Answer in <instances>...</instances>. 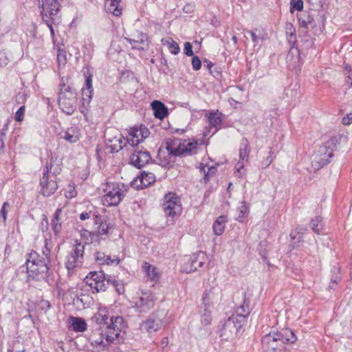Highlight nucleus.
I'll return each mask as SVG.
<instances>
[{
	"label": "nucleus",
	"instance_id": "nucleus-61",
	"mask_svg": "<svg viewBox=\"0 0 352 352\" xmlns=\"http://www.w3.org/2000/svg\"><path fill=\"white\" fill-rule=\"evenodd\" d=\"M338 280H339V278L337 276L335 278H332L329 283V287L332 289H334L336 285L338 283Z\"/></svg>",
	"mask_w": 352,
	"mask_h": 352
},
{
	"label": "nucleus",
	"instance_id": "nucleus-9",
	"mask_svg": "<svg viewBox=\"0 0 352 352\" xmlns=\"http://www.w3.org/2000/svg\"><path fill=\"white\" fill-rule=\"evenodd\" d=\"M155 305L153 294L150 292H142L138 293V296L134 301L133 307L138 313H146L151 309Z\"/></svg>",
	"mask_w": 352,
	"mask_h": 352
},
{
	"label": "nucleus",
	"instance_id": "nucleus-58",
	"mask_svg": "<svg viewBox=\"0 0 352 352\" xmlns=\"http://www.w3.org/2000/svg\"><path fill=\"white\" fill-rule=\"evenodd\" d=\"M352 122V113L348 114L342 118V123L344 125L350 124Z\"/></svg>",
	"mask_w": 352,
	"mask_h": 352
},
{
	"label": "nucleus",
	"instance_id": "nucleus-24",
	"mask_svg": "<svg viewBox=\"0 0 352 352\" xmlns=\"http://www.w3.org/2000/svg\"><path fill=\"white\" fill-rule=\"evenodd\" d=\"M121 0H106L104 9L107 12L113 14L116 16L122 14V8L120 6Z\"/></svg>",
	"mask_w": 352,
	"mask_h": 352
},
{
	"label": "nucleus",
	"instance_id": "nucleus-57",
	"mask_svg": "<svg viewBox=\"0 0 352 352\" xmlns=\"http://www.w3.org/2000/svg\"><path fill=\"white\" fill-rule=\"evenodd\" d=\"M272 162V159L270 156L266 157L261 163V166L262 168H265L268 167L271 163Z\"/></svg>",
	"mask_w": 352,
	"mask_h": 352
},
{
	"label": "nucleus",
	"instance_id": "nucleus-26",
	"mask_svg": "<svg viewBox=\"0 0 352 352\" xmlns=\"http://www.w3.org/2000/svg\"><path fill=\"white\" fill-rule=\"evenodd\" d=\"M95 258L100 265H118L120 262V259L118 256H115L112 258L110 256H107L101 252H96Z\"/></svg>",
	"mask_w": 352,
	"mask_h": 352
},
{
	"label": "nucleus",
	"instance_id": "nucleus-5",
	"mask_svg": "<svg viewBox=\"0 0 352 352\" xmlns=\"http://www.w3.org/2000/svg\"><path fill=\"white\" fill-rule=\"evenodd\" d=\"M45 169V171L43 174V177L41 179L40 184L42 194L44 196L48 197L54 194L58 188V184L54 175L59 173L60 168H58L54 170L52 177L49 175L50 171H52V162L50 164H46Z\"/></svg>",
	"mask_w": 352,
	"mask_h": 352
},
{
	"label": "nucleus",
	"instance_id": "nucleus-49",
	"mask_svg": "<svg viewBox=\"0 0 352 352\" xmlns=\"http://www.w3.org/2000/svg\"><path fill=\"white\" fill-rule=\"evenodd\" d=\"M192 65L194 70L197 71L200 69L201 67V61L199 58L197 56H192Z\"/></svg>",
	"mask_w": 352,
	"mask_h": 352
},
{
	"label": "nucleus",
	"instance_id": "nucleus-40",
	"mask_svg": "<svg viewBox=\"0 0 352 352\" xmlns=\"http://www.w3.org/2000/svg\"><path fill=\"white\" fill-rule=\"evenodd\" d=\"M299 22L300 26L307 28L309 25L312 24L314 22V18L311 16L308 13H305L299 18Z\"/></svg>",
	"mask_w": 352,
	"mask_h": 352
},
{
	"label": "nucleus",
	"instance_id": "nucleus-35",
	"mask_svg": "<svg viewBox=\"0 0 352 352\" xmlns=\"http://www.w3.org/2000/svg\"><path fill=\"white\" fill-rule=\"evenodd\" d=\"M115 140L118 141V143H114V144H111L109 145L111 152H113V153L119 151L124 146H125L126 145V144H128L127 138H124L119 133H118V135L115 136Z\"/></svg>",
	"mask_w": 352,
	"mask_h": 352
},
{
	"label": "nucleus",
	"instance_id": "nucleus-29",
	"mask_svg": "<svg viewBox=\"0 0 352 352\" xmlns=\"http://www.w3.org/2000/svg\"><path fill=\"white\" fill-rule=\"evenodd\" d=\"M152 109L154 111L155 116L163 119L168 115L167 107L160 100H154L151 103Z\"/></svg>",
	"mask_w": 352,
	"mask_h": 352
},
{
	"label": "nucleus",
	"instance_id": "nucleus-47",
	"mask_svg": "<svg viewBox=\"0 0 352 352\" xmlns=\"http://www.w3.org/2000/svg\"><path fill=\"white\" fill-rule=\"evenodd\" d=\"M310 227L314 232L319 234L323 228V224L322 221H312Z\"/></svg>",
	"mask_w": 352,
	"mask_h": 352
},
{
	"label": "nucleus",
	"instance_id": "nucleus-10",
	"mask_svg": "<svg viewBox=\"0 0 352 352\" xmlns=\"http://www.w3.org/2000/svg\"><path fill=\"white\" fill-rule=\"evenodd\" d=\"M41 16L43 21H47L48 19L56 20V16L60 10V3L58 0H42L41 4Z\"/></svg>",
	"mask_w": 352,
	"mask_h": 352
},
{
	"label": "nucleus",
	"instance_id": "nucleus-60",
	"mask_svg": "<svg viewBox=\"0 0 352 352\" xmlns=\"http://www.w3.org/2000/svg\"><path fill=\"white\" fill-rule=\"evenodd\" d=\"M244 162L245 161H241V160H239V162H237L235 168L238 173H239L240 170L243 168Z\"/></svg>",
	"mask_w": 352,
	"mask_h": 352
},
{
	"label": "nucleus",
	"instance_id": "nucleus-52",
	"mask_svg": "<svg viewBox=\"0 0 352 352\" xmlns=\"http://www.w3.org/2000/svg\"><path fill=\"white\" fill-rule=\"evenodd\" d=\"M51 226L52 227V230H53L55 235H58L62 230L61 223H58V221H57V222L52 221Z\"/></svg>",
	"mask_w": 352,
	"mask_h": 352
},
{
	"label": "nucleus",
	"instance_id": "nucleus-64",
	"mask_svg": "<svg viewBox=\"0 0 352 352\" xmlns=\"http://www.w3.org/2000/svg\"><path fill=\"white\" fill-rule=\"evenodd\" d=\"M249 33L251 35L252 41L256 43L257 41V36L256 35V34L252 31H249Z\"/></svg>",
	"mask_w": 352,
	"mask_h": 352
},
{
	"label": "nucleus",
	"instance_id": "nucleus-2",
	"mask_svg": "<svg viewBox=\"0 0 352 352\" xmlns=\"http://www.w3.org/2000/svg\"><path fill=\"white\" fill-rule=\"evenodd\" d=\"M125 327L124 319L121 316L111 317L109 325L102 326L90 336L91 345L104 349L116 339Z\"/></svg>",
	"mask_w": 352,
	"mask_h": 352
},
{
	"label": "nucleus",
	"instance_id": "nucleus-22",
	"mask_svg": "<svg viewBox=\"0 0 352 352\" xmlns=\"http://www.w3.org/2000/svg\"><path fill=\"white\" fill-rule=\"evenodd\" d=\"M96 225L97 226V230L94 232H87L83 234H89L90 236L94 237V236H98L99 234H108L112 232L113 228V226L107 221H96Z\"/></svg>",
	"mask_w": 352,
	"mask_h": 352
},
{
	"label": "nucleus",
	"instance_id": "nucleus-16",
	"mask_svg": "<svg viewBox=\"0 0 352 352\" xmlns=\"http://www.w3.org/2000/svg\"><path fill=\"white\" fill-rule=\"evenodd\" d=\"M162 326V320L159 317L157 313H153L141 324V329L149 333L157 331Z\"/></svg>",
	"mask_w": 352,
	"mask_h": 352
},
{
	"label": "nucleus",
	"instance_id": "nucleus-27",
	"mask_svg": "<svg viewBox=\"0 0 352 352\" xmlns=\"http://www.w3.org/2000/svg\"><path fill=\"white\" fill-rule=\"evenodd\" d=\"M109 312L106 307H100L98 311L94 314L93 320L99 325H109L108 322Z\"/></svg>",
	"mask_w": 352,
	"mask_h": 352
},
{
	"label": "nucleus",
	"instance_id": "nucleus-31",
	"mask_svg": "<svg viewBox=\"0 0 352 352\" xmlns=\"http://www.w3.org/2000/svg\"><path fill=\"white\" fill-rule=\"evenodd\" d=\"M276 333L283 346H285V343H294L296 340V336L289 329H283L281 332Z\"/></svg>",
	"mask_w": 352,
	"mask_h": 352
},
{
	"label": "nucleus",
	"instance_id": "nucleus-15",
	"mask_svg": "<svg viewBox=\"0 0 352 352\" xmlns=\"http://www.w3.org/2000/svg\"><path fill=\"white\" fill-rule=\"evenodd\" d=\"M149 135V131L145 126L133 127L129 132L127 142L132 146H137Z\"/></svg>",
	"mask_w": 352,
	"mask_h": 352
},
{
	"label": "nucleus",
	"instance_id": "nucleus-56",
	"mask_svg": "<svg viewBox=\"0 0 352 352\" xmlns=\"http://www.w3.org/2000/svg\"><path fill=\"white\" fill-rule=\"evenodd\" d=\"M112 284L116 287V289L119 294L124 292V287H123L122 284L121 283H120L118 280H113L112 282Z\"/></svg>",
	"mask_w": 352,
	"mask_h": 352
},
{
	"label": "nucleus",
	"instance_id": "nucleus-6",
	"mask_svg": "<svg viewBox=\"0 0 352 352\" xmlns=\"http://www.w3.org/2000/svg\"><path fill=\"white\" fill-rule=\"evenodd\" d=\"M76 94L67 87L65 91H61L59 95L58 105L60 109L67 115H72L76 109L77 104Z\"/></svg>",
	"mask_w": 352,
	"mask_h": 352
},
{
	"label": "nucleus",
	"instance_id": "nucleus-18",
	"mask_svg": "<svg viewBox=\"0 0 352 352\" xmlns=\"http://www.w3.org/2000/svg\"><path fill=\"white\" fill-rule=\"evenodd\" d=\"M221 298V292L219 289L212 287L206 290L202 297V305L204 307L210 308L214 303Z\"/></svg>",
	"mask_w": 352,
	"mask_h": 352
},
{
	"label": "nucleus",
	"instance_id": "nucleus-14",
	"mask_svg": "<svg viewBox=\"0 0 352 352\" xmlns=\"http://www.w3.org/2000/svg\"><path fill=\"white\" fill-rule=\"evenodd\" d=\"M243 326H239L237 320L234 318H228L222 324L219 331L220 337L225 340L232 339V337L239 332Z\"/></svg>",
	"mask_w": 352,
	"mask_h": 352
},
{
	"label": "nucleus",
	"instance_id": "nucleus-30",
	"mask_svg": "<svg viewBox=\"0 0 352 352\" xmlns=\"http://www.w3.org/2000/svg\"><path fill=\"white\" fill-rule=\"evenodd\" d=\"M86 72H84L85 76V87L86 89L82 90L83 100H85V96L89 100L91 98L93 88H92V74L90 73L88 68H86Z\"/></svg>",
	"mask_w": 352,
	"mask_h": 352
},
{
	"label": "nucleus",
	"instance_id": "nucleus-23",
	"mask_svg": "<svg viewBox=\"0 0 352 352\" xmlns=\"http://www.w3.org/2000/svg\"><path fill=\"white\" fill-rule=\"evenodd\" d=\"M142 270L145 273L148 279L156 282L160 279V274L159 270L147 262H144L142 265Z\"/></svg>",
	"mask_w": 352,
	"mask_h": 352
},
{
	"label": "nucleus",
	"instance_id": "nucleus-36",
	"mask_svg": "<svg viewBox=\"0 0 352 352\" xmlns=\"http://www.w3.org/2000/svg\"><path fill=\"white\" fill-rule=\"evenodd\" d=\"M162 43L163 45H166L170 53L173 54H177L180 51L179 45L172 38H162Z\"/></svg>",
	"mask_w": 352,
	"mask_h": 352
},
{
	"label": "nucleus",
	"instance_id": "nucleus-7",
	"mask_svg": "<svg viewBox=\"0 0 352 352\" xmlns=\"http://www.w3.org/2000/svg\"><path fill=\"white\" fill-rule=\"evenodd\" d=\"M162 207L166 216L171 218L179 216L182 212L180 199L173 192L165 195Z\"/></svg>",
	"mask_w": 352,
	"mask_h": 352
},
{
	"label": "nucleus",
	"instance_id": "nucleus-37",
	"mask_svg": "<svg viewBox=\"0 0 352 352\" xmlns=\"http://www.w3.org/2000/svg\"><path fill=\"white\" fill-rule=\"evenodd\" d=\"M287 39H288V41H289V43H292L293 45H294V44L296 43V35L294 34V30L289 33V36H287ZM297 54L296 58L298 59L299 58V52H298V50L297 49V47H294V46H292L290 47L289 51V54L287 56V59L288 60H291L290 56L292 54Z\"/></svg>",
	"mask_w": 352,
	"mask_h": 352
},
{
	"label": "nucleus",
	"instance_id": "nucleus-53",
	"mask_svg": "<svg viewBox=\"0 0 352 352\" xmlns=\"http://www.w3.org/2000/svg\"><path fill=\"white\" fill-rule=\"evenodd\" d=\"M10 208V204L8 202H5L0 211V217L3 218L4 220L6 219V213L8 210V208Z\"/></svg>",
	"mask_w": 352,
	"mask_h": 352
},
{
	"label": "nucleus",
	"instance_id": "nucleus-38",
	"mask_svg": "<svg viewBox=\"0 0 352 352\" xmlns=\"http://www.w3.org/2000/svg\"><path fill=\"white\" fill-rule=\"evenodd\" d=\"M209 309L210 308L208 307H204L201 315V324L205 326L210 324L212 321L211 311L209 310Z\"/></svg>",
	"mask_w": 352,
	"mask_h": 352
},
{
	"label": "nucleus",
	"instance_id": "nucleus-50",
	"mask_svg": "<svg viewBox=\"0 0 352 352\" xmlns=\"http://www.w3.org/2000/svg\"><path fill=\"white\" fill-rule=\"evenodd\" d=\"M44 21L45 22V23L50 28L51 37L52 38L53 42L55 43V32H54V30L52 27V23H54L55 21H53L52 19H48L47 21Z\"/></svg>",
	"mask_w": 352,
	"mask_h": 352
},
{
	"label": "nucleus",
	"instance_id": "nucleus-59",
	"mask_svg": "<svg viewBox=\"0 0 352 352\" xmlns=\"http://www.w3.org/2000/svg\"><path fill=\"white\" fill-rule=\"evenodd\" d=\"M5 136V133L3 132L0 133V154L3 153V148H4V142H3V138Z\"/></svg>",
	"mask_w": 352,
	"mask_h": 352
},
{
	"label": "nucleus",
	"instance_id": "nucleus-55",
	"mask_svg": "<svg viewBox=\"0 0 352 352\" xmlns=\"http://www.w3.org/2000/svg\"><path fill=\"white\" fill-rule=\"evenodd\" d=\"M76 191L73 186H69L68 190H67L65 192V195L66 198L71 199L76 196Z\"/></svg>",
	"mask_w": 352,
	"mask_h": 352
},
{
	"label": "nucleus",
	"instance_id": "nucleus-39",
	"mask_svg": "<svg viewBox=\"0 0 352 352\" xmlns=\"http://www.w3.org/2000/svg\"><path fill=\"white\" fill-rule=\"evenodd\" d=\"M67 53L65 50L58 48L57 52V63L59 67L67 63Z\"/></svg>",
	"mask_w": 352,
	"mask_h": 352
},
{
	"label": "nucleus",
	"instance_id": "nucleus-41",
	"mask_svg": "<svg viewBox=\"0 0 352 352\" xmlns=\"http://www.w3.org/2000/svg\"><path fill=\"white\" fill-rule=\"evenodd\" d=\"M238 214V218H245L246 214L249 212L248 207L245 202L243 201L240 203L239 206L236 210Z\"/></svg>",
	"mask_w": 352,
	"mask_h": 352
},
{
	"label": "nucleus",
	"instance_id": "nucleus-11",
	"mask_svg": "<svg viewBox=\"0 0 352 352\" xmlns=\"http://www.w3.org/2000/svg\"><path fill=\"white\" fill-rule=\"evenodd\" d=\"M84 250L85 246L76 241L74 248L67 256L65 266L68 271L74 270L82 263Z\"/></svg>",
	"mask_w": 352,
	"mask_h": 352
},
{
	"label": "nucleus",
	"instance_id": "nucleus-19",
	"mask_svg": "<svg viewBox=\"0 0 352 352\" xmlns=\"http://www.w3.org/2000/svg\"><path fill=\"white\" fill-rule=\"evenodd\" d=\"M250 313L249 305L244 301L242 305L236 308L235 314H232L230 318H234V320H237L239 326H243L246 323Z\"/></svg>",
	"mask_w": 352,
	"mask_h": 352
},
{
	"label": "nucleus",
	"instance_id": "nucleus-51",
	"mask_svg": "<svg viewBox=\"0 0 352 352\" xmlns=\"http://www.w3.org/2000/svg\"><path fill=\"white\" fill-rule=\"evenodd\" d=\"M184 52L188 56H192L194 55L192 47L190 43L186 42L184 43Z\"/></svg>",
	"mask_w": 352,
	"mask_h": 352
},
{
	"label": "nucleus",
	"instance_id": "nucleus-43",
	"mask_svg": "<svg viewBox=\"0 0 352 352\" xmlns=\"http://www.w3.org/2000/svg\"><path fill=\"white\" fill-rule=\"evenodd\" d=\"M303 8V1L302 0H291L290 1V11L293 12L294 10L301 11Z\"/></svg>",
	"mask_w": 352,
	"mask_h": 352
},
{
	"label": "nucleus",
	"instance_id": "nucleus-20",
	"mask_svg": "<svg viewBox=\"0 0 352 352\" xmlns=\"http://www.w3.org/2000/svg\"><path fill=\"white\" fill-rule=\"evenodd\" d=\"M200 146H199L197 140H184L182 144L181 155L187 156L195 155L198 153Z\"/></svg>",
	"mask_w": 352,
	"mask_h": 352
},
{
	"label": "nucleus",
	"instance_id": "nucleus-25",
	"mask_svg": "<svg viewBox=\"0 0 352 352\" xmlns=\"http://www.w3.org/2000/svg\"><path fill=\"white\" fill-rule=\"evenodd\" d=\"M61 138L65 139L66 141L70 143L76 142L80 137V130L77 126H71L67 130L63 132L61 135Z\"/></svg>",
	"mask_w": 352,
	"mask_h": 352
},
{
	"label": "nucleus",
	"instance_id": "nucleus-48",
	"mask_svg": "<svg viewBox=\"0 0 352 352\" xmlns=\"http://www.w3.org/2000/svg\"><path fill=\"white\" fill-rule=\"evenodd\" d=\"M25 106H21L15 113V120L21 122L23 120L25 113Z\"/></svg>",
	"mask_w": 352,
	"mask_h": 352
},
{
	"label": "nucleus",
	"instance_id": "nucleus-44",
	"mask_svg": "<svg viewBox=\"0 0 352 352\" xmlns=\"http://www.w3.org/2000/svg\"><path fill=\"white\" fill-rule=\"evenodd\" d=\"M201 171L204 173V179L206 181L208 180L210 175H212L215 173L216 168L213 166L208 167L204 166L201 168Z\"/></svg>",
	"mask_w": 352,
	"mask_h": 352
},
{
	"label": "nucleus",
	"instance_id": "nucleus-3",
	"mask_svg": "<svg viewBox=\"0 0 352 352\" xmlns=\"http://www.w3.org/2000/svg\"><path fill=\"white\" fill-rule=\"evenodd\" d=\"M341 136L336 135L331 137L321 146L318 151L312 155L311 164L315 168H320L329 162L333 153L340 144Z\"/></svg>",
	"mask_w": 352,
	"mask_h": 352
},
{
	"label": "nucleus",
	"instance_id": "nucleus-33",
	"mask_svg": "<svg viewBox=\"0 0 352 352\" xmlns=\"http://www.w3.org/2000/svg\"><path fill=\"white\" fill-rule=\"evenodd\" d=\"M222 116L223 114L218 111L216 112H210L208 116L210 125L217 129H219L222 123Z\"/></svg>",
	"mask_w": 352,
	"mask_h": 352
},
{
	"label": "nucleus",
	"instance_id": "nucleus-1",
	"mask_svg": "<svg viewBox=\"0 0 352 352\" xmlns=\"http://www.w3.org/2000/svg\"><path fill=\"white\" fill-rule=\"evenodd\" d=\"M53 246L51 239L45 237V245L42 250L45 258H40L36 252L30 254L25 263L28 279L40 280L45 278L50 265L51 250Z\"/></svg>",
	"mask_w": 352,
	"mask_h": 352
},
{
	"label": "nucleus",
	"instance_id": "nucleus-54",
	"mask_svg": "<svg viewBox=\"0 0 352 352\" xmlns=\"http://www.w3.org/2000/svg\"><path fill=\"white\" fill-rule=\"evenodd\" d=\"M8 62L9 60L6 53L4 52H0V67L7 65Z\"/></svg>",
	"mask_w": 352,
	"mask_h": 352
},
{
	"label": "nucleus",
	"instance_id": "nucleus-62",
	"mask_svg": "<svg viewBox=\"0 0 352 352\" xmlns=\"http://www.w3.org/2000/svg\"><path fill=\"white\" fill-rule=\"evenodd\" d=\"M91 217L90 212H82L80 215V220L88 219H90Z\"/></svg>",
	"mask_w": 352,
	"mask_h": 352
},
{
	"label": "nucleus",
	"instance_id": "nucleus-46",
	"mask_svg": "<svg viewBox=\"0 0 352 352\" xmlns=\"http://www.w3.org/2000/svg\"><path fill=\"white\" fill-rule=\"evenodd\" d=\"M140 182L144 186H147L153 181V177L152 175L144 174L142 175Z\"/></svg>",
	"mask_w": 352,
	"mask_h": 352
},
{
	"label": "nucleus",
	"instance_id": "nucleus-17",
	"mask_svg": "<svg viewBox=\"0 0 352 352\" xmlns=\"http://www.w3.org/2000/svg\"><path fill=\"white\" fill-rule=\"evenodd\" d=\"M151 160L149 152L139 149H135L130 157L131 164L138 168L144 166Z\"/></svg>",
	"mask_w": 352,
	"mask_h": 352
},
{
	"label": "nucleus",
	"instance_id": "nucleus-12",
	"mask_svg": "<svg viewBox=\"0 0 352 352\" xmlns=\"http://www.w3.org/2000/svg\"><path fill=\"white\" fill-rule=\"evenodd\" d=\"M261 344L264 352H281L285 349L276 333H270L263 336Z\"/></svg>",
	"mask_w": 352,
	"mask_h": 352
},
{
	"label": "nucleus",
	"instance_id": "nucleus-45",
	"mask_svg": "<svg viewBox=\"0 0 352 352\" xmlns=\"http://www.w3.org/2000/svg\"><path fill=\"white\" fill-rule=\"evenodd\" d=\"M129 41H130L133 49H137L139 50H144L145 43L143 38H141L140 41H136L134 39H129Z\"/></svg>",
	"mask_w": 352,
	"mask_h": 352
},
{
	"label": "nucleus",
	"instance_id": "nucleus-4",
	"mask_svg": "<svg viewBox=\"0 0 352 352\" xmlns=\"http://www.w3.org/2000/svg\"><path fill=\"white\" fill-rule=\"evenodd\" d=\"M129 190V186L123 183H107L105 194L102 197L103 205L117 206L124 198Z\"/></svg>",
	"mask_w": 352,
	"mask_h": 352
},
{
	"label": "nucleus",
	"instance_id": "nucleus-13",
	"mask_svg": "<svg viewBox=\"0 0 352 352\" xmlns=\"http://www.w3.org/2000/svg\"><path fill=\"white\" fill-rule=\"evenodd\" d=\"M206 255L203 252L192 254L182 266V271L186 273H192L198 268L201 267L206 261Z\"/></svg>",
	"mask_w": 352,
	"mask_h": 352
},
{
	"label": "nucleus",
	"instance_id": "nucleus-34",
	"mask_svg": "<svg viewBox=\"0 0 352 352\" xmlns=\"http://www.w3.org/2000/svg\"><path fill=\"white\" fill-rule=\"evenodd\" d=\"M250 148L249 143L247 139L244 138L241 142V146L239 149V160L241 161L248 162L249 160V154Z\"/></svg>",
	"mask_w": 352,
	"mask_h": 352
},
{
	"label": "nucleus",
	"instance_id": "nucleus-63",
	"mask_svg": "<svg viewBox=\"0 0 352 352\" xmlns=\"http://www.w3.org/2000/svg\"><path fill=\"white\" fill-rule=\"evenodd\" d=\"M109 132L110 131H106L105 132V138L107 139V140L111 142V144L114 143H118V141L115 140V137L113 138H109Z\"/></svg>",
	"mask_w": 352,
	"mask_h": 352
},
{
	"label": "nucleus",
	"instance_id": "nucleus-32",
	"mask_svg": "<svg viewBox=\"0 0 352 352\" xmlns=\"http://www.w3.org/2000/svg\"><path fill=\"white\" fill-rule=\"evenodd\" d=\"M69 320L74 331L76 332H84L86 331L87 323L82 318L72 316Z\"/></svg>",
	"mask_w": 352,
	"mask_h": 352
},
{
	"label": "nucleus",
	"instance_id": "nucleus-42",
	"mask_svg": "<svg viewBox=\"0 0 352 352\" xmlns=\"http://www.w3.org/2000/svg\"><path fill=\"white\" fill-rule=\"evenodd\" d=\"M225 221H214L212 225L213 232L215 235H221L225 230Z\"/></svg>",
	"mask_w": 352,
	"mask_h": 352
},
{
	"label": "nucleus",
	"instance_id": "nucleus-8",
	"mask_svg": "<svg viewBox=\"0 0 352 352\" xmlns=\"http://www.w3.org/2000/svg\"><path fill=\"white\" fill-rule=\"evenodd\" d=\"M85 281L94 293L105 291L109 284V280H106L104 274L97 272H90L85 277Z\"/></svg>",
	"mask_w": 352,
	"mask_h": 352
},
{
	"label": "nucleus",
	"instance_id": "nucleus-28",
	"mask_svg": "<svg viewBox=\"0 0 352 352\" xmlns=\"http://www.w3.org/2000/svg\"><path fill=\"white\" fill-rule=\"evenodd\" d=\"M305 229L302 228H296L290 233L291 243L290 245L292 248H298L300 243L302 241V236L305 233Z\"/></svg>",
	"mask_w": 352,
	"mask_h": 352
},
{
	"label": "nucleus",
	"instance_id": "nucleus-21",
	"mask_svg": "<svg viewBox=\"0 0 352 352\" xmlns=\"http://www.w3.org/2000/svg\"><path fill=\"white\" fill-rule=\"evenodd\" d=\"M183 140L178 138H169L166 141V146L168 154L173 156H180L182 153V144Z\"/></svg>",
	"mask_w": 352,
	"mask_h": 352
}]
</instances>
